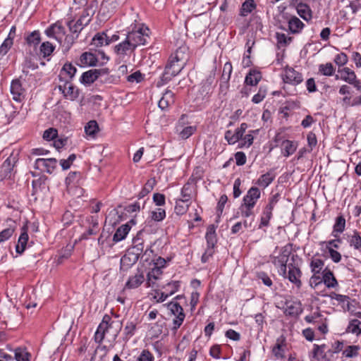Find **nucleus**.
<instances>
[{"instance_id":"obj_1","label":"nucleus","mask_w":361,"mask_h":361,"mask_svg":"<svg viewBox=\"0 0 361 361\" xmlns=\"http://www.w3.org/2000/svg\"><path fill=\"white\" fill-rule=\"evenodd\" d=\"M290 254L291 247L290 245H286L281 247H276L271 255V262L283 277H286L287 263Z\"/></svg>"},{"instance_id":"obj_2","label":"nucleus","mask_w":361,"mask_h":361,"mask_svg":"<svg viewBox=\"0 0 361 361\" xmlns=\"http://www.w3.org/2000/svg\"><path fill=\"white\" fill-rule=\"evenodd\" d=\"M261 197V192L257 187L250 188L243 197L239 211L243 217L248 218L254 215L253 209Z\"/></svg>"},{"instance_id":"obj_3","label":"nucleus","mask_w":361,"mask_h":361,"mask_svg":"<svg viewBox=\"0 0 361 361\" xmlns=\"http://www.w3.org/2000/svg\"><path fill=\"white\" fill-rule=\"evenodd\" d=\"M149 30L147 27H139L136 30H132L127 35V38L136 49L138 46L145 45L147 43Z\"/></svg>"},{"instance_id":"obj_4","label":"nucleus","mask_w":361,"mask_h":361,"mask_svg":"<svg viewBox=\"0 0 361 361\" xmlns=\"http://www.w3.org/2000/svg\"><path fill=\"white\" fill-rule=\"evenodd\" d=\"M57 87L63 97L71 101L75 100L79 96V90L73 85L70 80H61Z\"/></svg>"},{"instance_id":"obj_5","label":"nucleus","mask_w":361,"mask_h":361,"mask_svg":"<svg viewBox=\"0 0 361 361\" xmlns=\"http://www.w3.org/2000/svg\"><path fill=\"white\" fill-rule=\"evenodd\" d=\"M110 320L111 318L108 315H105L103 317V319L99 324L94 334V339L96 342L101 343L104 340V336L110 334V330L111 329L114 324V322L110 323Z\"/></svg>"},{"instance_id":"obj_6","label":"nucleus","mask_w":361,"mask_h":361,"mask_svg":"<svg viewBox=\"0 0 361 361\" xmlns=\"http://www.w3.org/2000/svg\"><path fill=\"white\" fill-rule=\"evenodd\" d=\"M168 307L171 310V313L176 317L173 321L174 325L173 329L176 331L180 326L185 319L183 309L178 302H173L169 303Z\"/></svg>"},{"instance_id":"obj_7","label":"nucleus","mask_w":361,"mask_h":361,"mask_svg":"<svg viewBox=\"0 0 361 361\" xmlns=\"http://www.w3.org/2000/svg\"><path fill=\"white\" fill-rule=\"evenodd\" d=\"M45 33L47 37L56 39L59 44H62L66 31L62 25L59 22H56L49 26L45 30Z\"/></svg>"},{"instance_id":"obj_8","label":"nucleus","mask_w":361,"mask_h":361,"mask_svg":"<svg viewBox=\"0 0 361 361\" xmlns=\"http://www.w3.org/2000/svg\"><path fill=\"white\" fill-rule=\"evenodd\" d=\"M325 345H314L313 349L314 359L316 361H334V351L331 350H325Z\"/></svg>"},{"instance_id":"obj_9","label":"nucleus","mask_w":361,"mask_h":361,"mask_svg":"<svg viewBox=\"0 0 361 361\" xmlns=\"http://www.w3.org/2000/svg\"><path fill=\"white\" fill-rule=\"evenodd\" d=\"M126 0H104L102 3L99 14L104 18L109 17Z\"/></svg>"},{"instance_id":"obj_10","label":"nucleus","mask_w":361,"mask_h":361,"mask_svg":"<svg viewBox=\"0 0 361 361\" xmlns=\"http://www.w3.org/2000/svg\"><path fill=\"white\" fill-rule=\"evenodd\" d=\"M57 160L54 158L37 159L35 162V168L43 172L51 173L56 167Z\"/></svg>"},{"instance_id":"obj_11","label":"nucleus","mask_w":361,"mask_h":361,"mask_svg":"<svg viewBox=\"0 0 361 361\" xmlns=\"http://www.w3.org/2000/svg\"><path fill=\"white\" fill-rule=\"evenodd\" d=\"M10 91L13 99L16 102H20L25 97V90L23 87L21 82L18 79L11 82Z\"/></svg>"},{"instance_id":"obj_12","label":"nucleus","mask_w":361,"mask_h":361,"mask_svg":"<svg viewBox=\"0 0 361 361\" xmlns=\"http://www.w3.org/2000/svg\"><path fill=\"white\" fill-rule=\"evenodd\" d=\"M247 125L245 123H241L240 128H238L234 133L231 130H227L225 133V139L229 145H233L237 142L240 138H242L245 133Z\"/></svg>"},{"instance_id":"obj_13","label":"nucleus","mask_w":361,"mask_h":361,"mask_svg":"<svg viewBox=\"0 0 361 361\" xmlns=\"http://www.w3.org/2000/svg\"><path fill=\"white\" fill-rule=\"evenodd\" d=\"M287 267L288 268V271H286V278H288L291 283L295 284L298 288H300L302 286V282L300 279L302 274L300 269L292 263L288 264Z\"/></svg>"},{"instance_id":"obj_14","label":"nucleus","mask_w":361,"mask_h":361,"mask_svg":"<svg viewBox=\"0 0 361 361\" xmlns=\"http://www.w3.org/2000/svg\"><path fill=\"white\" fill-rule=\"evenodd\" d=\"M106 69H92L82 73L80 82L85 85H90L94 82L102 73H106Z\"/></svg>"},{"instance_id":"obj_15","label":"nucleus","mask_w":361,"mask_h":361,"mask_svg":"<svg viewBox=\"0 0 361 361\" xmlns=\"http://www.w3.org/2000/svg\"><path fill=\"white\" fill-rule=\"evenodd\" d=\"M89 23V18L88 17H80L77 20H70L68 23V26L69 27L70 32L74 34H77L76 37L78 36V34L83 29V27L88 25Z\"/></svg>"},{"instance_id":"obj_16","label":"nucleus","mask_w":361,"mask_h":361,"mask_svg":"<svg viewBox=\"0 0 361 361\" xmlns=\"http://www.w3.org/2000/svg\"><path fill=\"white\" fill-rule=\"evenodd\" d=\"M339 75H336V79H341L349 84L354 85L355 87L356 84V75L353 71L350 69L349 68H343L341 69H338V71Z\"/></svg>"},{"instance_id":"obj_17","label":"nucleus","mask_w":361,"mask_h":361,"mask_svg":"<svg viewBox=\"0 0 361 361\" xmlns=\"http://www.w3.org/2000/svg\"><path fill=\"white\" fill-rule=\"evenodd\" d=\"M301 73L295 71L293 68H288L285 71L283 80L285 82L293 85H298L302 81Z\"/></svg>"},{"instance_id":"obj_18","label":"nucleus","mask_w":361,"mask_h":361,"mask_svg":"<svg viewBox=\"0 0 361 361\" xmlns=\"http://www.w3.org/2000/svg\"><path fill=\"white\" fill-rule=\"evenodd\" d=\"M184 64V62H180L179 51H177L175 56L167 64L166 68H169L174 75H177L183 68Z\"/></svg>"},{"instance_id":"obj_19","label":"nucleus","mask_w":361,"mask_h":361,"mask_svg":"<svg viewBox=\"0 0 361 361\" xmlns=\"http://www.w3.org/2000/svg\"><path fill=\"white\" fill-rule=\"evenodd\" d=\"M77 69L75 66L70 63H66L60 71L59 75V81L61 80H70L71 81Z\"/></svg>"},{"instance_id":"obj_20","label":"nucleus","mask_w":361,"mask_h":361,"mask_svg":"<svg viewBox=\"0 0 361 361\" xmlns=\"http://www.w3.org/2000/svg\"><path fill=\"white\" fill-rule=\"evenodd\" d=\"M18 161V154L12 153L3 163L1 166V171L5 176L11 173L13 169Z\"/></svg>"},{"instance_id":"obj_21","label":"nucleus","mask_w":361,"mask_h":361,"mask_svg":"<svg viewBox=\"0 0 361 361\" xmlns=\"http://www.w3.org/2000/svg\"><path fill=\"white\" fill-rule=\"evenodd\" d=\"M322 281L329 288H334L338 286V283L333 272L326 268L322 271Z\"/></svg>"},{"instance_id":"obj_22","label":"nucleus","mask_w":361,"mask_h":361,"mask_svg":"<svg viewBox=\"0 0 361 361\" xmlns=\"http://www.w3.org/2000/svg\"><path fill=\"white\" fill-rule=\"evenodd\" d=\"M167 286L168 287H170V286H173V290H171L170 292H161L159 293V291H156L155 293V295H154V298L157 299V301L159 302H164L166 300V298L173 295L174 293H176L178 288H179V282L178 281H173V282H171V283H169L167 284Z\"/></svg>"},{"instance_id":"obj_23","label":"nucleus","mask_w":361,"mask_h":361,"mask_svg":"<svg viewBox=\"0 0 361 361\" xmlns=\"http://www.w3.org/2000/svg\"><path fill=\"white\" fill-rule=\"evenodd\" d=\"M288 24V29L292 34L300 33L305 27V24L296 16H291Z\"/></svg>"},{"instance_id":"obj_24","label":"nucleus","mask_w":361,"mask_h":361,"mask_svg":"<svg viewBox=\"0 0 361 361\" xmlns=\"http://www.w3.org/2000/svg\"><path fill=\"white\" fill-rule=\"evenodd\" d=\"M134 245L130 247L128 250L133 252L134 255H137L138 257L140 256L142 258L147 254L148 252H152V250L149 248H147L144 252V245L142 241H140L139 238L135 239L133 240Z\"/></svg>"},{"instance_id":"obj_25","label":"nucleus","mask_w":361,"mask_h":361,"mask_svg":"<svg viewBox=\"0 0 361 361\" xmlns=\"http://www.w3.org/2000/svg\"><path fill=\"white\" fill-rule=\"evenodd\" d=\"M135 49V48L127 37L123 42L115 47V51L118 55L128 54L129 52H133Z\"/></svg>"},{"instance_id":"obj_26","label":"nucleus","mask_w":361,"mask_h":361,"mask_svg":"<svg viewBox=\"0 0 361 361\" xmlns=\"http://www.w3.org/2000/svg\"><path fill=\"white\" fill-rule=\"evenodd\" d=\"M296 11L298 14L306 21H310L312 18V11L307 4H298L296 6Z\"/></svg>"},{"instance_id":"obj_27","label":"nucleus","mask_w":361,"mask_h":361,"mask_svg":"<svg viewBox=\"0 0 361 361\" xmlns=\"http://www.w3.org/2000/svg\"><path fill=\"white\" fill-rule=\"evenodd\" d=\"M145 277L142 273L137 272L134 276H130L126 283V288L129 289L139 287L144 281Z\"/></svg>"},{"instance_id":"obj_28","label":"nucleus","mask_w":361,"mask_h":361,"mask_svg":"<svg viewBox=\"0 0 361 361\" xmlns=\"http://www.w3.org/2000/svg\"><path fill=\"white\" fill-rule=\"evenodd\" d=\"M174 102V94L173 93L168 90L166 91L162 96V97L159 101V107L161 110L166 109L171 104Z\"/></svg>"},{"instance_id":"obj_29","label":"nucleus","mask_w":361,"mask_h":361,"mask_svg":"<svg viewBox=\"0 0 361 361\" xmlns=\"http://www.w3.org/2000/svg\"><path fill=\"white\" fill-rule=\"evenodd\" d=\"M301 305L297 301H289L286 303L285 313L288 315H298L301 312Z\"/></svg>"},{"instance_id":"obj_30","label":"nucleus","mask_w":361,"mask_h":361,"mask_svg":"<svg viewBox=\"0 0 361 361\" xmlns=\"http://www.w3.org/2000/svg\"><path fill=\"white\" fill-rule=\"evenodd\" d=\"M262 78L261 73L256 70H250L246 75L245 82L249 85H257Z\"/></svg>"},{"instance_id":"obj_31","label":"nucleus","mask_w":361,"mask_h":361,"mask_svg":"<svg viewBox=\"0 0 361 361\" xmlns=\"http://www.w3.org/2000/svg\"><path fill=\"white\" fill-rule=\"evenodd\" d=\"M130 230V227L128 224H123L117 228L116 233L113 236V240L115 243L119 242L123 240Z\"/></svg>"},{"instance_id":"obj_32","label":"nucleus","mask_w":361,"mask_h":361,"mask_svg":"<svg viewBox=\"0 0 361 361\" xmlns=\"http://www.w3.org/2000/svg\"><path fill=\"white\" fill-rule=\"evenodd\" d=\"M275 174L273 171H269L262 175L257 180V185L262 188H267L275 178Z\"/></svg>"},{"instance_id":"obj_33","label":"nucleus","mask_w":361,"mask_h":361,"mask_svg":"<svg viewBox=\"0 0 361 361\" xmlns=\"http://www.w3.org/2000/svg\"><path fill=\"white\" fill-rule=\"evenodd\" d=\"M194 192V186L190 183L185 184L181 190V197L183 202H189Z\"/></svg>"},{"instance_id":"obj_34","label":"nucleus","mask_w":361,"mask_h":361,"mask_svg":"<svg viewBox=\"0 0 361 361\" xmlns=\"http://www.w3.org/2000/svg\"><path fill=\"white\" fill-rule=\"evenodd\" d=\"M23 231L18 238V242L16 247V250L19 254H22L24 252L28 240V235L26 229L23 228Z\"/></svg>"},{"instance_id":"obj_35","label":"nucleus","mask_w":361,"mask_h":361,"mask_svg":"<svg viewBox=\"0 0 361 361\" xmlns=\"http://www.w3.org/2000/svg\"><path fill=\"white\" fill-rule=\"evenodd\" d=\"M205 238L208 246H215L216 243V236L215 227L214 225H210L207 230Z\"/></svg>"},{"instance_id":"obj_36","label":"nucleus","mask_w":361,"mask_h":361,"mask_svg":"<svg viewBox=\"0 0 361 361\" xmlns=\"http://www.w3.org/2000/svg\"><path fill=\"white\" fill-rule=\"evenodd\" d=\"M110 44V41L109 37L104 33L97 34L96 35L93 39L92 44L99 47H102L104 45H108Z\"/></svg>"},{"instance_id":"obj_37","label":"nucleus","mask_w":361,"mask_h":361,"mask_svg":"<svg viewBox=\"0 0 361 361\" xmlns=\"http://www.w3.org/2000/svg\"><path fill=\"white\" fill-rule=\"evenodd\" d=\"M347 332L356 335L361 334V321L357 319H352L347 327Z\"/></svg>"},{"instance_id":"obj_38","label":"nucleus","mask_w":361,"mask_h":361,"mask_svg":"<svg viewBox=\"0 0 361 361\" xmlns=\"http://www.w3.org/2000/svg\"><path fill=\"white\" fill-rule=\"evenodd\" d=\"M162 274V271L159 267H153L150 271L147 274V283L149 287H153V283H152V280H157L159 279V276Z\"/></svg>"},{"instance_id":"obj_39","label":"nucleus","mask_w":361,"mask_h":361,"mask_svg":"<svg viewBox=\"0 0 361 361\" xmlns=\"http://www.w3.org/2000/svg\"><path fill=\"white\" fill-rule=\"evenodd\" d=\"M296 149V146L293 142L290 140H284L282 142L283 154L285 157H288L293 154Z\"/></svg>"},{"instance_id":"obj_40","label":"nucleus","mask_w":361,"mask_h":361,"mask_svg":"<svg viewBox=\"0 0 361 361\" xmlns=\"http://www.w3.org/2000/svg\"><path fill=\"white\" fill-rule=\"evenodd\" d=\"M324 266V261L319 258H313L310 262V268L313 274H319L322 270Z\"/></svg>"},{"instance_id":"obj_41","label":"nucleus","mask_w":361,"mask_h":361,"mask_svg":"<svg viewBox=\"0 0 361 361\" xmlns=\"http://www.w3.org/2000/svg\"><path fill=\"white\" fill-rule=\"evenodd\" d=\"M14 353V360H16V361H30V354L26 350L21 348H17L15 350Z\"/></svg>"},{"instance_id":"obj_42","label":"nucleus","mask_w":361,"mask_h":361,"mask_svg":"<svg viewBox=\"0 0 361 361\" xmlns=\"http://www.w3.org/2000/svg\"><path fill=\"white\" fill-rule=\"evenodd\" d=\"M255 8V4L253 0H246L242 5L240 13L243 16H246L250 13Z\"/></svg>"},{"instance_id":"obj_43","label":"nucleus","mask_w":361,"mask_h":361,"mask_svg":"<svg viewBox=\"0 0 361 361\" xmlns=\"http://www.w3.org/2000/svg\"><path fill=\"white\" fill-rule=\"evenodd\" d=\"M335 71L331 63H326L325 64H320L319 66V72L326 76L333 75Z\"/></svg>"},{"instance_id":"obj_44","label":"nucleus","mask_w":361,"mask_h":361,"mask_svg":"<svg viewBox=\"0 0 361 361\" xmlns=\"http://www.w3.org/2000/svg\"><path fill=\"white\" fill-rule=\"evenodd\" d=\"M188 202H183L182 200L178 199L176 202L175 212L178 215L185 214L189 207Z\"/></svg>"},{"instance_id":"obj_45","label":"nucleus","mask_w":361,"mask_h":361,"mask_svg":"<svg viewBox=\"0 0 361 361\" xmlns=\"http://www.w3.org/2000/svg\"><path fill=\"white\" fill-rule=\"evenodd\" d=\"M349 243L356 250L361 248V236L358 232L354 231L353 234L350 236Z\"/></svg>"},{"instance_id":"obj_46","label":"nucleus","mask_w":361,"mask_h":361,"mask_svg":"<svg viewBox=\"0 0 361 361\" xmlns=\"http://www.w3.org/2000/svg\"><path fill=\"white\" fill-rule=\"evenodd\" d=\"M98 125L95 121H89L85 126V132L89 136H94L98 131Z\"/></svg>"},{"instance_id":"obj_47","label":"nucleus","mask_w":361,"mask_h":361,"mask_svg":"<svg viewBox=\"0 0 361 361\" xmlns=\"http://www.w3.org/2000/svg\"><path fill=\"white\" fill-rule=\"evenodd\" d=\"M54 50V47L49 42H43L40 46V52L44 57L49 56Z\"/></svg>"},{"instance_id":"obj_48","label":"nucleus","mask_w":361,"mask_h":361,"mask_svg":"<svg viewBox=\"0 0 361 361\" xmlns=\"http://www.w3.org/2000/svg\"><path fill=\"white\" fill-rule=\"evenodd\" d=\"M80 62L85 66H93L94 65V56L92 54L85 52L80 56Z\"/></svg>"},{"instance_id":"obj_49","label":"nucleus","mask_w":361,"mask_h":361,"mask_svg":"<svg viewBox=\"0 0 361 361\" xmlns=\"http://www.w3.org/2000/svg\"><path fill=\"white\" fill-rule=\"evenodd\" d=\"M360 347L358 345H348L343 351V355L348 358L356 357L358 355Z\"/></svg>"},{"instance_id":"obj_50","label":"nucleus","mask_w":361,"mask_h":361,"mask_svg":"<svg viewBox=\"0 0 361 361\" xmlns=\"http://www.w3.org/2000/svg\"><path fill=\"white\" fill-rule=\"evenodd\" d=\"M136 323L134 322H128L124 328V334L126 339L130 338L135 334L136 329Z\"/></svg>"},{"instance_id":"obj_51","label":"nucleus","mask_w":361,"mask_h":361,"mask_svg":"<svg viewBox=\"0 0 361 361\" xmlns=\"http://www.w3.org/2000/svg\"><path fill=\"white\" fill-rule=\"evenodd\" d=\"M232 70H233V67H232L231 63L226 62L224 66L223 73H222V75H221V80L224 82H228V80H230V78H231Z\"/></svg>"},{"instance_id":"obj_52","label":"nucleus","mask_w":361,"mask_h":361,"mask_svg":"<svg viewBox=\"0 0 361 361\" xmlns=\"http://www.w3.org/2000/svg\"><path fill=\"white\" fill-rule=\"evenodd\" d=\"M345 219L343 216H339L336 219V223L334 226V233H342L345 229Z\"/></svg>"},{"instance_id":"obj_53","label":"nucleus","mask_w":361,"mask_h":361,"mask_svg":"<svg viewBox=\"0 0 361 361\" xmlns=\"http://www.w3.org/2000/svg\"><path fill=\"white\" fill-rule=\"evenodd\" d=\"M267 93V88L265 87H260L259 88L258 92L253 96L252 102L255 104H259L264 99Z\"/></svg>"},{"instance_id":"obj_54","label":"nucleus","mask_w":361,"mask_h":361,"mask_svg":"<svg viewBox=\"0 0 361 361\" xmlns=\"http://www.w3.org/2000/svg\"><path fill=\"white\" fill-rule=\"evenodd\" d=\"M13 45V39L12 37L8 36V37L4 41L0 47V55L4 56L6 55L8 50L11 49Z\"/></svg>"},{"instance_id":"obj_55","label":"nucleus","mask_w":361,"mask_h":361,"mask_svg":"<svg viewBox=\"0 0 361 361\" xmlns=\"http://www.w3.org/2000/svg\"><path fill=\"white\" fill-rule=\"evenodd\" d=\"M15 228L10 226L0 232V244L8 240L13 234Z\"/></svg>"},{"instance_id":"obj_56","label":"nucleus","mask_w":361,"mask_h":361,"mask_svg":"<svg viewBox=\"0 0 361 361\" xmlns=\"http://www.w3.org/2000/svg\"><path fill=\"white\" fill-rule=\"evenodd\" d=\"M322 283V277L316 274H313L309 280V285L313 289L317 288Z\"/></svg>"},{"instance_id":"obj_57","label":"nucleus","mask_w":361,"mask_h":361,"mask_svg":"<svg viewBox=\"0 0 361 361\" xmlns=\"http://www.w3.org/2000/svg\"><path fill=\"white\" fill-rule=\"evenodd\" d=\"M175 75L173 74V73L170 71L169 68L167 69L165 68L164 72L162 74V76L161 77L160 81L157 82V85L161 86L167 83Z\"/></svg>"},{"instance_id":"obj_58","label":"nucleus","mask_w":361,"mask_h":361,"mask_svg":"<svg viewBox=\"0 0 361 361\" xmlns=\"http://www.w3.org/2000/svg\"><path fill=\"white\" fill-rule=\"evenodd\" d=\"M80 175L78 172H71L66 178V184L68 190L71 189V185L75 183V180L80 178Z\"/></svg>"},{"instance_id":"obj_59","label":"nucleus","mask_w":361,"mask_h":361,"mask_svg":"<svg viewBox=\"0 0 361 361\" xmlns=\"http://www.w3.org/2000/svg\"><path fill=\"white\" fill-rule=\"evenodd\" d=\"M276 37L278 44H279L281 46H287L292 41V37H288L284 33L277 32L276 35Z\"/></svg>"},{"instance_id":"obj_60","label":"nucleus","mask_w":361,"mask_h":361,"mask_svg":"<svg viewBox=\"0 0 361 361\" xmlns=\"http://www.w3.org/2000/svg\"><path fill=\"white\" fill-rule=\"evenodd\" d=\"M27 42L29 44H32L34 46L37 45L40 42V34L38 31L32 32L30 35L27 37Z\"/></svg>"},{"instance_id":"obj_61","label":"nucleus","mask_w":361,"mask_h":361,"mask_svg":"<svg viewBox=\"0 0 361 361\" xmlns=\"http://www.w3.org/2000/svg\"><path fill=\"white\" fill-rule=\"evenodd\" d=\"M272 216V212L268 211L264 209L260 221L259 227L267 226L269 225V220Z\"/></svg>"},{"instance_id":"obj_62","label":"nucleus","mask_w":361,"mask_h":361,"mask_svg":"<svg viewBox=\"0 0 361 361\" xmlns=\"http://www.w3.org/2000/svg\"><path fill=\"white\" fill-rule=\"evenodd\" d=\"M154 359L153 355L148 350H143L137 357L136 361H154Z\"/></svg>"},{"instance_id":"obj_63","label":"nucleus","mask_w":361,"mask_h":361,"mask_svg":"<svg viewBox=\"0 0 361 361\" xmlns=\"http://www.w3.org/2000/svg\"><path fill=\"white\" fill-rule=\"evenodd\" d=\"M195 131V127L194 126H187L184 128L180 132V136L183 139H187L190 135H192L194 132Z\"/></svg>"},{"instance_id":"obj_64","label":"nucleus","mask_w":361,"mask_h":361,"mask_svg":"<svg viewBox=\"0 0 361 361\" xmlns=\"http://www.w3.org/2000/svg\"><path fill=\"white\" fill-rule=\"evenodd\" d=\"M57 137V130L54 128H49L44 132L43 138L47 140H52Z\"/></svg>"}]
</instances>
